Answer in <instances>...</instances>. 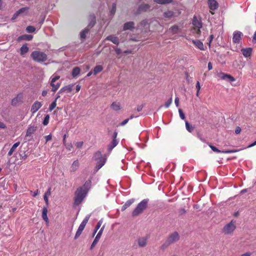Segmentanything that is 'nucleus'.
Returning a JSON list of instances; mask_svg holds the SVG:
<instances>
[{
	"label": "nucleus",
	"instance_id": "64",
	"mask_svg": "<svg viewBox=\"0 0 256 256\" xmlns=\"http://www.w3.org/2000/svg\"><path fill=\"white\" fill-rule=\"evenodd\" d=\"M6 128V126L5 124L2 122H0V128Z\"/></svg>",
	"mask_w": 256,
	"mask_h": 256
},
{
	"label": "nucleus",
	"instance_id": "33",
	"mask_svg": "<svg viewBox=\"0 0 256 256\" xmlns=\"http://www.w3.org/2000/svg\"><path fill=\"white\" fill-rule=\"evenodd\" d=\"M102 70V66L100 65L96 66L94 68L93 74L94 75H96L98 73L101 72Z\"/></svg>",
	"mask_w": 256,
	"mask_h": 256
},
{
	"label": "nucleus",
	"instance_id": "56",
	"mask_svg": "<svg viewBox=\"0 0 256 256\" xmlns=\"http://www.w3.org/2000/svg\"><path fill=\"white\" fill-rule=\"evenodd\" d=\"M44 198L45 201L46 206H48V196H46V195H44Z\"/></svg>",
	"mask_w": 256,
	"mask_h": 256
},
{
	"label": "nucleus",
	"instance_id": "4",
	"mask_svg": "<svg viewBox=\"0 0 256 256\" xmlns=\"http://www.w3.org/2000/svg\"><path fill=\"white\" fill-rule=\"evenodd\" d=\"M148 199H144L141 201L132 212V216H136L142 214L148 206Z\"/></svg>",
	"mask_w": 256,
	"mask_h": 256
},
{
	"label": "nucleus",
	"instance_id": "19",
	"mask_svg": "<svg viewBox=\"0 0 256 256\" xmlns=\"http://www.w3.org/2000/svg\"><path fill=\"white\" fill-rule=\"evenodd\" d=\"M252 50L251 48H242L241 50V52L245 58H249L252 55Z\"/></svg>",
	"mask_w": 256,
	"mask_h": 256
},
{
	"label": "nucleus",
	"instance_id": "22",
	"mask_svg": "<svg viewBox=\"0 0 256 256\" xmlns=\"http://www.w3.org/2000/svg\"><path fill=\"white\" fill-rule=\"evenodd\" d=\"M192 42L195 45L196 47H197L200 50H204V44L200 40H192Z\"/></svg>",
	"mask_w": 256,
	"mask_h": 256
},
{
	"label": "nucleus",
	"instance_id": "7",
	"mask_svg": "<svg viewBox=\"0 0 256 256\" xmlns=\"http://www.w3.org/2000/svg\"><path fill=\"white\" fill-rule=\"evenodd\" d=\"M235 224L236 222L234 220H232L230 223L226 224L223 228L222 232L225 234H232L236 228Z\"/></svg>",
	"mask_w": 256,
	"mask_h": 256
},
{
	"label": "nucleus",
	"instance_id": "62",
	"mask_svg": "<svg viewBox=\"0 0 256 256\" xmlns=\"http://www.w3.org/2000/svg\"><path fill=\"white\" fill-rule=\"evenodd\" d=\"M174 102H175V104H176V106L177 107L178 106H179V98H178V97L176 98Z\"/></svg>",
	"mask_w": 256,
	"mask_h": 256
},
{
	"label": "nucleus",
	"instance_id": "10",
	"mask_svg": "<svg viewBox=\"0 0 256 256\" xmlns=\"http://www.w3.org/2000/svg\"><path fill=\"white\" fill-rule=\"evenodd\" d=\"M104 226H103L101 228L100 230H99V232H98V234H96L95 238L94 239L91 246H90V250H92V248L96 245V244H98V242L99 241L101 236H102V233L103 232V230H104Z\"/></svg>",
	"mask_w": 256,
	"mask_h": 256
},
{
	"label": "nucleus",
	"instance_id": "24",
	"mask_svg": "<svg viewBox=\"0 0 256 256\" xmlns=\"http://www.w3.org/2000/svg\"><path fill=\"white\" fill-rule=\"evenodd\" d=\"M150 6L148 4H143L140 6L138 8V12H146L150 9Z\"/></svg>",
	"mask_w": 256,
	"mask_h": 256
},
{
	"label": "nucleus",
	"instance_id": "5",
	"mask_svg": "<svg viewBox=\"0 0 256 256\" xmlns=\"http://www.w3.org/2000/svg\"><path fill=\"white\" fill-rule=\"evenodd\" d=\"M94 158L96 161H97L96 167L98 169L100 168L106 162V158L102 157V154L100 151L96 152L94 154Z\"/></svg>",
	"mask_w": 256,
	"mask_h": 256
},
{
	"label": "nucleus",
	"instance_id": "54",
	"mask_svg": "<svg viewBox=\"0 0 256 256\" xmlns=\"http://www.w3.org/2000/svg\"><path fill=\"white\" fill-rule=\"evenodd\" d=\"M129 120H130L129 118H126V119L124 120H123L121 123H120L119 124V125L120 126H124L128 122Z\"/></svg>",
	"mask_w": 256,
	"mask_h": 256
},
{
	"label": "nucleus",
	"instance_id": "20",
	"mask_svg": "<svg viewBox=\"0 0 256 256\" xmlns=\"http://www.w3.org/2000/svg\"><path fill=\"white\" fill-rule=\"evenodd\" d=\"M106 40H110L114 44H116V45H118L120 43L118 37L115 36L113 35H110L108 36Z\"/></svg>",
	"mask_w": 256,
	"mask_h": 256
},
{
	"label": "nucleus",
	"instance_id": "34",
	"mask_svg": "<svg viewBox=\"0 0 256 256\" xmlns=\"http://www.w3.org/2000/svg\"><path fill=\"white\" fill-rule=\"evenodd\" d=\"M134 200H128L122 207V210L124 211L128 208L133 202Z\"/></svg>",
	"mask_w": 256,
	"mask_h": 256
},
{
	"label": "nucleus",
	"instance_id": "39",
	"mask_svg": "<svg viewBox=\"0 0 256 256\" xmlns=\"http://www.w3.org/2000/svg\"><path fill=\"white\" fill-rule=\"evenodd\" d=\"M185 123L186 130L190 132H192L194 129V127L188 121H186Z\"/></svg>",
	"mask_w": 256,
	"mask_h": 256
},
{
	"label": "nucleus",
	"instance_id": "53",
	"mask_svg": "<svg viewBox=\"0 0 256 256\" xmlns=\"http://www.w3.org/2000/svg\"><path fill=\"white\" fill-rule=\"evenodd\" d=\"M84 142H77L75 144L76 146L78 148H81Z\"/></svg>",
	"mask_w": 256,
	"mask_h": 256
},
{
	"label": "nucleus",
	"instance_id": "16",
	"mask_svg": "<svg viewBox=\"0 0 256 256\" xmlns=\"http://www.w3.org/2000/svg\"><path fill=\"white\" fill-rule=\"evenodd\" d=\"M37 130V126H29L26 130V137L32 136V134Z\"/></svg>",
	"mask_w": 256,
	"mask_h": 256
},
{
	"label": "nucleus",
	"instance_id": "21",
	"mask_svg": "<svg viewBox=\"0 0 256 256\" xmlns=\"http://www.w3.org/2000/svg\"><path fill=\"white\" fill-rule=\"evenodd\" d=\"M48 214V208L47 206H44L42 210V216L43 220L46 222L48 224L49 222L48 218L47 216Z\"/></svg>",
	"mask_w": 256,
	"mask_h": 256
},
{
	"label": "nucleus",
	"instance_id": "15",
	"mask_svg": "<svg viewBox=\"0 0 256 256\" xmlns=\"http://www.w3.org/2000/svg\"><path fill=\"white\" fill-rule=\"evenodd\" d=\"M23 99V95L22 94L20 93L17 94V96L14 98L12 100V106H16L19 102H22Z\"/></svg>",
	"mask_w": 256,
	"mask_h": 256
},
{
	"label": "nucleus",
	"instance_id": "44",
	"mask_svg": "<svg viewBox=\"0 0 256 256\" xmlns=\"http://www.w3.org/2000/svg\"><path fill=\"white\" fill-rule=\"evenodd\" d=\"M196 96L198 97L199 96L200 91V86L199 81H197L196 85Z\"/></svg>",
	"mask_w": 256,
	"mask_h": 256
},
{
	"label": "nucleus",
	"instance_id": "32",
	"mask_svg": "<svg viewBox=\"0 0 256 256\" xmlns=\"http://www.w3.org/2000/svg\"><path fill=\"white\" fill-rule=\"evenodd\" d=\"M28 48L27 46V44H24L22 45V46L20 48V54L22 56L26 53H27L28 51Z\"/></svg>",
	"mask_w": 256,
	"mask_h": 256
},
{
	"label": "nucleus",
	"instance_id": "12",
	"mask_svg": "<svg viewBox=\"0 0 256 256\" xmlns=\"http://www.w3.org/2000/svg\"><path fill=\"white\" fill-rule=\"evenodd\" d=\"M218 76L221 80H227L228 81L234 82L235 81V78L232 76L231 75L227 74H225L224 72H220L218 74Z\"/></svg>",
	"mask_w": 256,
	"mask_h": 256
},
{
	"label": "nucleus",
	"instance_id": "31",
	"mask_svg": "<svg viewBox=\"0 0 256 256\" xmlns=\"http://www.w3.org/2000/svg\"><path fill=\"white\" fill-rule=\"evenodd\" d=\"M164 16L166 18H172L176 16L174 12L168 10V11L164 12Z\"/></svg>",
	"mask_w": 256,
	"mask_h": 256
},
{
	"label": "nucleus",
	"instance_id": "48",
	"mask_svg": "<svg viewBox=\"0 0 256 256\" xmlns=\"http://www.w3.org/2000/svg\"><path fill=\"white\" fill-rule=\"evenodd\" d=\"M92 16V20L90 22V23L88 26H90V27H92V26H93L95 24V23H96V17H95V16L94 15L91 16Z\"/></svg>",
	"mask_w": 256,
	"mask_h": 256
},
{
	"label": "nucleus",
	"instance_id": "1",
	"mask_svg": "<svg viewBox=\"0 0 256 256\" xmlns=\"http://www.w3.org/2000/svg\"><path fill=\"white\" fill-rule=\"evenodd\" d=\"M84 188V187H80L76 190L74 199V204H80L86 197L88 190Z\"/></svg>",
	"mask_w": 256,
	"mask_h": 256
},
{
	"label": "nucleus",
	"instance_id": "41",
	"mask_svg": "<svg viewBox=\"0 0 256 256\" xmlns=\"http://www.w3.org/2000/svg\"><path fill=\"white\" fill-rule=\"evenodd\" d=\"M88 28H85L84 30L81 32L80 34L81 38L84 39L86 37V34L88 33Z\"/></svg>",
	"mask_w": 256,
	"mask_h": 256
},
{
	"label": "nucleus",
	"instance_id": "14",
	"mask_svg": "<svg viewBox=\"0 0 256 256\" xmlns=\"http://www.w3.org/2000/svg\"><path fill=\"white\" fill-rule=\"evenodd\" d=\"M42 104L38 101H36L32 105L30 112L32 114L36 113L41 107Z\"/></svg>",
	"mask_w": 256,
	"mask_h": 256
},
{
	"label": "nucleus",
	"instance_id": "43",
	"mask_svg": "<svg viewBox=\"0 0 256 256\" xmlns=\"http://www.w3.org/2000/svg\"><path fill=\"white\" fill-rule=\"evenodd\" d=\"M28 10V8H27V7H24V8H20L18 10L16 13H15V14L16 15H19L20 14H22V13H23L25 12H26V10Z\"/></svg>",
	"mask_w": 256,
	"mask_h": 256
},
{
	"label": "nucleus",
	"instance_id": "46",
	"mask_svg": "<svg viewBox=\"0 0 256 256\" xmlns=\"http://www.w3.org/2000/svg\"><path fill=\"white\" fill-rule=\"evenodd\" d=\"M26 30L29 33L33 32L36 30V28L33 26H30L26 27Z\"/></svg>",
	"mask_w": 256,
	"mask_h": 256
},
{
	"label": "nucleus",
	"instance_id": "37",
	"mask_svg": "<svg viewBox=\"0 0 256 256\" xmlns=\"http://www.w3.org/2000/svg\"><path fill=\"white\" fill-rule=\"evenodd\" d=\"M80 70L79 67L76 66L74 68L72 72V76L74 78L80 74Z\"/></svg>",
	"mask_w": 256,
	"mask_h": 256
},
{
	"label": "nucleus",
	"instance_id": "11",
	"mask_svg": "<svg viewBox=\"0 0 256 256\" xmlns=\"http://www.w3.org/2000/svg\"><path fill=\"white\" fill-rule=\"evenodd\" d=\"M210 148L214 152H218V153H224V154H231V153H234L236 152H238L239 150H223L221 151L219 150L218 148H217L214 146L210 144H208Z\"/></svg>",
	"mask_w": 256,
	"mask_h": 256
},
{
	"label": "nucleus",
	"instance_id": "42",
	"mask_svg": "<svg viewBox=\"0 0 256 256\" xmlns=\"http://www.w3.org/2000/svg\"><path fill=\"white\" fill-rule=\"evenodd\" d=\"M102 220H99V222L97 223V224L96 226V228H95V230L93 232V236H94L96 234V233L98 230L100 228V226H102Z\"/></svg>",
	"mask_w": 256,
	"mask_h": 256
},
{
	"label": "nucleus",
	"instance_id": "51",
	"mask_svg": "<svg viewBox=\"0 0 256 256\" xmlns=\"http://www.w3.org/2000/svg\"><path fill=\"white\" fill-rule=\"evenodd\" d=\"M178 112H179V114H180V118L182 119V120H184L186 117H185V115L184 114V113L183 112L182 110V109L180 108L178 110Z\"/></svg>",
	"mask_w": 256,
	"mask_h": 256
},
{
	"label": "nucleus",
	"instance_id": "27",
	"mask_svg": "<svg viewBox=\"0 0 256 256\" xmlns=\"http://www.w3.org/2000/svg\"><path fill=\"white\" fill-rule=\"evenodd\" d=\"M118 143V140H112V142L108 145V149L109 152L112 150L117 146Z\"/></svg>",
	"mask_w": 256,
	"mask_h": 256
},
{
	"label": "nucleus",
	"instance_id": "47",
	"mask_svg": "<svg viewBox=\"0 0 256 256\" xmlns=\"http://www.w3.org/2000/svg\"><path fill=\"white\" fill-rule=\"evenodd\" d=\"M64 144L66 146V148L69 150H70L72 148V145L71 142H65Z\"/></svg>",
	"mask_w": 256,
	"mask_h": 256
},
{
	"label": "nucleus",
	"instance_id": "63",
	"mask_svg": "<svg viewBox=\"0 0 256 256\" xmlns=\"http://www.w3.org/2000/svg\"><path fill=\"white\" fill-rule=\"evenodd\" d=\"M208 69L209 70L212 69V64L211 63V62H209L208 63Z\"/></svg>",
	"mask_w": 256,
	"mask_h": 256
},
{
	"label": "nucleus",
	"instance_id": "38",
	"mask_svg": "<svg viewBox=\"0 0 256 256\" xmlns=\"http://www.w3.org/2000/svg\"><path fill=\"white\" fill-rule=\"evenodd\" d=\"M169 30L172 32V34H176L178 33L179 30V28L176 25H174L170 28Z\"/></svg>",
	"mask_w": 256,
	"mask_h": 256
},
{
	"label": "nucleus",
	"instance_id": "23",
	"mask_svg": "<svg viewBox=\"0 0 256 256\" xmlns=\"http://www.w3.org/2000/svg\"><path fill=\"white\" fill-rule=\"evenodd\" d=\"M73 86L74 84H69L68 86H65L60 90L58 93L62 92H66V93L70 92L72 91Z\"/></svg>",
	"mask_w": 256,
	"mask_h": 256
},
{
	"label": "nucleus",
	"instance_id": "17",
	"mask_svg": "<svg viewBox=\"0 0 256 256\" xmlns=\"http://www.w3.org/2000/svg\"><path fill=\"white\" fill-rule=\"evenodd\" d=\"M209 8L212 10H215L218 8V4L216 0H208Z\"/></svg>",
	"mask_w": 256,
	"mask_h": 256
},
{
	"label": "nucleus",
	"instance_id": "9",
	"mask_svg": "<svg viewBox=\"0 0 256 256\" xmlns=\"http://www.w3.org/2000/svg\"><path fill=\"white\" fill-rule=\"evenodd\" d=\"M148 236L138 238L136 242L138 246L140 248L145 247L148 244Z\"/></svg>",
	"mask_w": 256,
	"mask_h": 256
},
{
	"label": "nucleus",
	"instance_id": "55",
	"mask_svg": "<svg viewBox=\"0 0 256 256\" xmlns=\"http://www.w3.org/2000/svg\"><path fill=\"white\" fill-rule=\"evenodd\" d=\"M44 138L46 140V143L48 141L50 140H52V134H50L49 135L45 136Z\"/></svg>",
	"mask_w": 256,
	"mask_h": 256
},
{
	"label": "nucleus",
	"instance_id": "28",
	"mask_svg": "<svg viewBox=\"0 0 256 256\" xmlns=\"http://www.w3.org/2000/svg\"><path fill=\"white\" fill-rule=\"evenodd\" d=\"M80 166V163L78 160H74L71 166V172H76Z\"/></svg>",
	"mask_w": 256,
	"mask_h": 256
},
{
	"label": "nucleus",
	"instance_id": "59",
	"mask_svg": "<svg viewBox=\"0 0 256 256\" xmlns=\"http://www.w3.org/2000/svg\"><path fill=\"white\" fill-rule=\"evenodd\" d=\"M241 132V128L239 126H237L235 130V133L236 134H238Z\"/></svg>",
	"mask_w": 256,
	"mask_h": 256
},
{
	"label": "nucleus",
	"instance_id": "30",
	"mask_svg": "<svg viewBox=\"0 0 256 256\" xmlns=\"http://www.w3.org/2000/svg\"><path fill=\"white\" fill-rule=\"evenodd\" d=\"M190 31L196 38H198L201 34L200 28L194 27Z\"/></svg>",
	"mask_w": 256,
	"mask_h": 256
},
{
	"label": "nucleus",
	"instance_id": "60",
	"mask_svg": "<svg viewBox=\"0 0 256 256\" xmlns=\"http://www.w3.org/2000/svg\"><path fill=\"white\" fill-rule=\"evenodd\" d=\"M117 136H118V132L116 130H115L113 134L112 140H117L116 139Z\"/></svg>",
	"mask_w": 256,
	"mask_h": 256
},
{
	"label": "nucleus",
	"instance_id": "52",
	"mask_svg": "<svg viewBox=\"0 0 256 256\" xmlns=\"http://www.w3.org/2000/svg\"><path fill=\"white\" fill-rule=\"evenodd\" d=\"M90 180H88V181H86L84 184L83 186H82V187H84V189H88V187L90 186Z\"/></svg>",
	"mask_w": 256,
	"mask_h": 256
},
{
	"label": "nucleus",
	"instance_id": "36",
	"mask_svg": "<svg viewBox=\"0 0 256 256\" xmlns=\"http://www.w3.org/2000/svg\"><path fill=\"white\" fill-rule=\"evenodd\" d=\"M154 2L158 4H165L172 3L173 0H154Z\"/></svg>",
	"mask_w": 256,
	"mask_h": 256
},
{
	"label": "nucleus",
	"instance_id": "40",
	"mask_svg": "<svg viewBox=\"0 0 256 256\" xmlns=\"http://www.w3.org/2000/svg\"><path fill=\"white\" fill-rule=\"evenodd\" d=\"M60 98V96H58L56 100L50 104L49 106V110L52 111L56 106V100Z\"/></svg>",
	"mask_w": 256,
	"mask_h": 256
},
{
	"label": "nucleus",
	"instance_id": "6",
	"mask_svg": "<svg viewBox=\"0 0 256 256\" xmlns=\"http://www.w3.org/2000/svg\"><path fill=\"white\" fill-rule=\"evenodd\" d=\"M90 216V215H88L83 220L82 222L80 224V225L78 226V228L76 232V234L74 236V239H77L80 236V235L82 234L87 222H88V221L89 220Z\"/></svg>",
	"mask_w": 256,
	"mask_h": 256
},
{
	"label": "nucleus",
	"instance_id": "50",
	"mask_svg": "<svg viewBox=\"0 0 256 256\" xmlns=\"http://www.w3.org/2000/svg\"><path fill=\"white\" fill-rule=\"evenodd\" d=\"M172 98L171 97L168 100H167L165 104H164L165 107L166 108H168L170 106V105L172 103Z\"/></svg>",
	"mask_w": 256,
	"mask_h": 256
},
{
	"label": "nucleus",
	"instance_id": "49",
	"mask_svg": "<svg viewBox=\"0 0 256 256\" xmlns=\"http://www.w3.org/2000/svg\"><path fill=\"white\" fill-rule=\"evenodd\" d=\"M116 11V4L114 3L112 4V8L110 11V13L112 15H114Z\"/></svg>",
	"mask_w": 256,
	"mask_h": 256
},
{
	"label": "nucleus",
	"instance_id": "2",
	"mask_svg": "<svg viewBox=\"0 0 256 256\" xmlns=\"http://www.w3.org/2000/svg\"><path fill=\"white\" fill-rule=\"evenodd\" d=\"M180 240V235L176 232L170 234L167 238L165 242L161 246L162 249H165L170 244L177 242Z\"/></svg>",
	"mask_w": 256,
	"mask_h": 256
},
{
	"label": "nucleus",
	"instance_id": "8",
	"mask_svg": "<svg viewBox=\"0 0 256 256\" xmlns=\"http://www.w3.org/2000/svg\"><path fill=\"white\" fill-rule=\"evenodd\" d=\"M60 76H56L54 77H52L50 85L52 87V92H55L60 88L61 83L60 82H56L60 79Z\"/></svg>",
	"mask_w": 256,
	"mask_h": 256
},
{
	"label": "nucleus",
	"instance_id": "61",
	"mask_svg": "<svg viewBox=\"0 0 256 256\" xmlns=\"http://www.w3.org/2000/svg\"><path fill=\"white\" fill-rule=\"evenodd\" d=\"M115 52L117 54H120L122 52V50L120 48H117L115 49Z\"/></svg>",
	"mask_w": 256,
	"mask_h": 256
},
{
	"label": "nucleus",
	"instance_id": "13",
	"mask_svg": "<svg viewBox=\"0 0 256 256\" xmlns=\"http://www.w3.org/2000/svg\"><path fill=\"white\" fill-rule=\"evenodd\" d=\"M243 36L242 33L239 31L234 32L233 34L232 41L234 43L238 44Z\"/></svg>",
	"mask_w": 256,
	"mask_h": 256
},
{
	"label": "nucleus",
	"instance_id": "3",
	"mask_svg": "<svg viewBox=\"0 0 256 256\" xmlns=\"http://www.w3.org/2000/svg\"><path fill=\"white\" fill-rule=\"evenodd\" d=\"M30 56L34 61L40 63L44 62L48 59V56L44 52L38 50L32 52Z\"/></svg>",
	"mask_w": 256,
	"mask_h": 256
},
{
	"label": "nucleus",
	"instance_id": "18",
	"mask_svg": "<svg viewBox=\"0 0 256 256\" xmlns=\"http://www.w3.org/2000/svg\"><path fill=\"white\" fill-rule=\"evenodd\" d=\"M194 28H201L202 27V23L200 20L198 19V18L194 16L192 20V22Z\"/></svg>",
	"mask_w": 256,
	"mask_h": 256
},
{
	"label": "nucleus",
	"instance_id": "35",
	"mask_svg": "<svg viewBox=\"0 0 256 256\" xmlns=\"http://www.w3.org/2000/svg\"><path fill=\"white\" fill-rule=\"evenodd\" d=\"M20 142H17L15 143L12 146V148L10 149V150H9V152H8V156H10L11 155H12L13 152L15 151L16 149L20 145Z\"/></svg>",
	"mask_w": 256,
	"mask_h": 256
},
{
	"label": "nucleus",
	"instance_id": "57",
	"mask_svg": "<svg viewBox=\"0 0 256 256\" xmlns=\"http://www.w3.org/2000/svg\"><path fill=\"white\" fill-rule=\"evenodd\" d=\"M50 194H51V188H49L44 195H46V196H50Z\"/></svg>",
	"mask_w": 256,
	"mask_h": 256
},
{
	"label": "nucleus",
	"instance_id": "58",
	"mask_svg": "<svg viewBox=\"0 0 256 256\" xmlns=\"http://www.w3.org/2000/svg\"><path fill=\"white\" fill-rule=\"evenodd\" d=\"M143 107H144V105L143 104H141V105L138 106V107H137V108H136V110L138 112H140L142 111V110L143 108Z\"/></svg>",
	"mask_w": 256,
	"mask_h": 256
},
{
	"label": "nucleus",
	"instance_id": "29",
	"mask_svg": "<svg viewBox=\"0 0 256 256\" xmlns=\"http://www.w3.org/2000/svg\"><path fill=\"white\" fill-rule=\"evenodd\" d=\"M134 24L133 22H126L124 25V30H132L134 28Z\"/></svg>",
	"mask_w": 256,
	"mask_h": 256
},
{
	"label": "nucleus",
	"instance_id": "25",
	"mask_svg": "<svg viewBox=\"0 0 256 256\" xmlns=\"http://www.w3.org/2000/svg\"><path fill=\"white\" fill-rule=\"evenodd\" d=\"M110 108L114 111H118L121 110L122 106L119 102H113L111 105Z\"/></svg>",
	"mask_w": 256,
	"mask_h": 256
},
{
	"label": "nucleus",
	"instance_id": "26",
	"mask_svg": "<svg viewBox=\"0 0 256 256\" xmlns=\"http://www.w3.org/2000/svg\"><path fill=\"white\" fill-rule=\"evenodd\" d=\"M33 38V36L30 34H23L18 38V41H20L22 40H31Z\"/></svg>",
	"mask_w": 256,
	"mask_h": 256
},
{
	"label": "nucleus",
	"instance_id": "45",
	"mask_svg": "<svg viewBox=\"0 0 256 256\" xmlns=\"http://www.w3.org/2000/svg\"><path fill=\"white\" fill-rule=\"evenodd\" d=\"M50 116L49 114H46V115L44 118V120H43V122H42V124L44 125V126H46L48 125V124L49 122V120H50Z\"/></svg>",
	"mask_w": 256,
	"mask_h": 256
}]
</instances>
